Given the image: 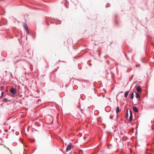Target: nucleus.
Wrapping results in <instances>:
<instances>
[{
    "label": "nucleus",
    "mask_w": 154,
    "mask_h": 154,
    "mask_svg": "<svg viewBox=\"0 0 154 154\" xmlns=\"http://www.w3.org/2000/svg\"><path fill=\"white\" fill-rule=\"evenodd\" d=\"M73 147L72 143H70L69 144L67 145V147L66 148V152H68Z\"/></svg>",
    "instance_id": "f257e3e1"
},
{
    "label": "nucleus",
    "mask_w": 154,
    "mask_h": 154,
    "mask_svg": "<svg viewBox=\"0 0 154 154\" xmlns=\"http://www.w3.org/2000/svg\"><path fill=\"white\" fill-rule=\"evenodd\" d=\"M10 92L12 95H15L17 93V90L14 87H13L11 89Z\"/></svg>",
    "instance_id": "f03ea898"
},
{
    "label": "nucleus",
    "mask_w": 154,
    "mask_h": 154,
    "mask_svg": "<svg viewBox=\"0 0 154 154\" xmlns=\"http://www.w3.org/2000/svg\"><path fill=\"white\" fill-rule=\"evenodd\" d=\"M135 88H136L137 91L140 94L142 91L141 87L140 86H135Z\"/></svg>",
    "instance_id": "7ed1b4c3"
},
{
    "label": "nucleus",
    "mask_w": 154,
    "mask_h": 154,
    "mask_svg": "<svg viewBox=\"0 0 154 154\" xmlns=\"http://www.w3.org/2000/svg\"><path fill=\"white\" fill-rule=\"evenodd\" d=\"M115 25L116 26H117L120 25L119 23L117 20L116 19L115 20Z\"/></svg>",
    "instance_id": "20e7f679"
},
{
    "label": "nucleus",
    "mask_w": 154,
    "mask_h": 154,
    "mask_svg": "<svg viewBox=\"0 0 154 154\" xmlns=\"http://www.w3.org/2000/svg\"><path fill=\"white\" fill-rule=\"evenodd\" d=\"M133 109L134 111L136 112H139V110H138V109L135 106H134L133 107Z\"/></svg>",
    "instance_id": "39448f33"
},
{
    "label": "nucleus",
    "mask_w": 154,
    "mask_h": 154,
    "mask_svg": "<svg viewBox=\"0 0 154 154\" xmlns=\"http://www.w3.org/2000/svg\"><path fill=\"white\" fill-rule=\"evenodd\" d=\"M135 94H136V95H135V97H136L137 99H138L139 98H140V94L137 93V92H135Z\"/></svg>",
    "instance_id": "423d86ee"
},
{
    "label": "nucleus",
    "mask_w": 154,
    "mask_h": 154,
    "mask_svg": "<svg viewBox=\"0 0 154 154\" xmlns=\"http://www.w3.org/2000/svg\"><path fill=\"white\" fill-rule=\"evenodd\" d=\"M121 110H120L119 107L118 106H118L116 107V112L117 113H118Z\"/></svg>",
    "instance_id": "0eeeda50"
},
{
    "label": "nucleus",
    "mask_w": 154,
    "mask_h": 154,
    "mask_svg": "<svg viewBox=\"0 0 154 154\" xmlns=\"http://www.w3.org/2000/svg\"><path fill=\"white\" fill-rule=\"evenodd\" d=\"M130 97L131 99H133L134 97V92H131Z\"/></svg>",
    "instance_id": "6e6552de"
},
{
    "label": "nucleus",
    "mask_w": 154,
    "mask_h": 154,
    "mask_svg": "<svg viewBox=\"0 0 154 154\" xmlns=\"http://www.w3.org/2000/svg\"><path fill=\"white\" fill-rule=\"evenodd\" d=\"M129 92V91H127L125 92L124 94L125 97H127L128 96Z\"/></svg>",
    "instance_id": "1a4fd4ad"
},
{
    "label": "nucleus",
    "mask_w": 154,
    "mask_h": 154,
    "mask_svg": "<svg viewBox=\"0 0 154 154\" xmlns=\"http://www.w3.org/2000/svg\"><path fill=\"white\" fill-rule=\"evenodd\" d=\"M23 27L26 30L29 29L28 26L26 23H25Z\"/></svg>",
    "instance_id": "9d476101"
},
{
    "label": "nucleus",
    "mask_w": 154,
    "mask_h": 154,
    "mask_svg": "<svg viewBox=\"0 0 154 154\" xmlns=\"http://www.w3.org/2000/svg\"><path fill=\"white\" fill-rule=\"evenodd\" d=\"M133 119V115H130L129 120L130 121H131Z\"/></svg>",
    "instance_id": "9b49d317"
},
{
    "label": "nucleus",
    "mask_w": 154,
    "mask_h": 154,
    "mask_svg": "<svg viewBox=\"0 0 154 154\" xmlns=\"http://www.w3.org/2000/svg\"><path fill=\"white\" fill-rule=\"evenodd\" d=\"M5 94V93L4 91H2V93H1V96H0V98H2V97H3V96H4V95Z\"/></svg>",
    "instance_id": "f8f14e48"
},
{
    "label": "nucleus",
    "mask_w": 154,
    "mask_h": 154,
    "mask_svg": "<svg viewBox=\"0 0 154 154\" xmlns=\"http://www.w3.org/2000/svg\"><path fill=\"white\" fill-rule=\"evenodd\" d=\"M8 101V99L6 98H5L2 101V102H6Z\"/></svg>",
    "instance_id": "ddd939ff"
},
{
    "label": "nucleus",
    "mask_w": 154,
    "mask_h": 154,
    "mask_svg": "<svg viewBox=\"0 0 154 154\" xmlns=\"http://www.w3.org/2000/svg\"><path fill=\"white\" fill-rule=\"evenodd\" d=\"M114 15H115V20H117V18L118 17V15L117 14H114Z\"/></svg>",
    "instance_id": "4468645a"
},
{
    "label": "nucleus",
    "mask_w": 154,
    "mask_h": 154,
    "mask_svg": "<svg viewBox=\"0 0 154 154\" xmlns=\"http://www.w3.org/2000/svg\"><path fill=\"white\" fill-rule=\"evenodd\" d=\"M128 112H127L125 114V117L126 118H127L128 117Z\"/></svg>",
    "instance_id": "2eb2a0df"
},
{
    "label": "nucleus",
    "mask_w": 154,
    "mask_h": 154,
    "mask_svg": "<svg viewBox=\"0 0 154 154\" xmlns=\"http://www.w3.org/2000/svg\"><path fill=\"white\" fill-rule=\"evenodd\" d=\"M133 77H134V75H131V77L130 78V81H131L132 80Z\"/></svg>",
    "instance_id": "dca6fc26"
},
{
    "label": "nucleus",
    "mask_w": 154,
    "mask_h": 154,
    "mask_svg": "<svg viewBox=\"0 0 154 154\" xmlns=\"http://www.w3.org/2000/svg\"><path fill=\"white\" fill-rule=\"evenodd\" d=\"M26 30V31L27 33V34H29V29Z\"/></svg>",
    "instance_id": "f3484780"
},
{
    "label": "nucleus",
    "mask_w": 154,
    "mask_h": 154,
    "mask_svg": "<svg viewBox=\"0 0 154 154\" xmlns=\"http://www.w3.org/2000/svg\"><path fill=\"white\" fill-rule=\"evenodd\" d=\"M129 112H130V115H133L132 112V111H131V110L130 109H129Z\"/></svg>",
    "instance_id": "a211bd4d"
},
{
    "label": "nucleus",
    "mask_w": 154,
    "mask_h": 154,
    "mask_svg": "<svg viewBox=\"0 0 154 154\" xmlns=\"http://www.w3.org/2000/svg\"><path fill=\"white\" fill-rule=\"evenodd\" d=\"M57 21H58V24H60L61 23V21L60 20H57Z\"/></svg>",
    "instance_id": "6ab92c4d"
},
{
    "label": "nucleus",
    "mask_w": 154,
    "mask_h": 154,
    "mask_svg": "<svg viewBox=\"0 0 154 154\" xmlns=\"http://www.w3.org/2000/svg\"><path fill=\"white\" fill-rule=\"evenodd\" d=\"M88 64L90 66H91L92 64L91 63H90L89 62H88Z\"/></svg>",
    "instance_id": "aec40b11"
},
{
    "label": "nucleus",
    "mask_w": 154,
    "mask_h": 154,
    "mask_svg": "<svg viewBox=\"0 0 154 154\" xmlns=\"http://www.w3.org/2000/svg\"><path fill=\"white\" fill-rule=\"evenodd\" d=\"M114 75V74L111 72V77L112 78H113V76Z\"/></svg>",
    "instance_id": "412c9836"
},
{
    "label": "nucleus",
    "mask_w": 154,
    "mask_h": 154,
    "mask_svg": "<svg viewBox=\"0 0 154 154\" xmlns=\"http://www.w3.org/2000/svg\"><path fill=\"white\" fill-rule=\"evenodd\" d=\"M113 115L112 116H110V118H110V119H112L113 118Z\"/></svg>",
    "instance_id": "4be33fe9"
},
{
    "label": "nucleus",
    "mask_w": 154,
    "mask_h": 154,
    "mask_svg": "<svg viewBox=\"0 0 154 154\" xmlns=\"http://www.w3.org/2000/svg\"><path fill=\"white\" fill-rule=\"evenodd\" d=\"M125 57H127V59L128 60H129V58L127 57V54H125Z\"/></svg>",
    "instance_id": "5701e85b"
},
{
    "label": "nucleus",
    "mask_w": 154,
    "mask_h": 154,
    "mask_svg": "<svg viewBox=\"0 0 154 154\" xmlns=\"http://www.w3.org/2000/svg\"><path fill=\"white\" fill-rule=\"evenodd\" d=\"M65 62V61H58V62Z\"/></svg>",
    "instance_id": "b1692460"
},
{
    "label": "nucleus",
    "mask_w": 154,
    "mask_h": 154,
    "mask_svg": "<svg viewBox=\"0 0 154 154\" xmlns=\"http://www.w3.org/2000/svg\"><path fill=\"white\" fill-rule=\"evenodd\" d=\"M37 126H38V127H39L41 126V125L40 124H38L37 125Z\"/></svg>",
    "instance_id": "393cba45"
},
{
    "label": "nucleus",
    "mask_w": 154,
    "mask_h": 154,
    "mask_svg": "<svg viewBox=\"0 0 154 154\" xmlns=\"http://www.w3.org/2000/svg\"><path fill=\"white\" fill-rule=\"evenodd\" d=\"M137 82V81H136L134 82V84H136V83Z\"/></svg>",
    "instance_id": "a878e982"
},
{
    "label": "nucleus",
    "mask_w": 154,
    "mask_h": 154,
    "mask_svg": "<svg viewBox=\"0 0 154 154\" xmlns=\"http://www.w3.org/2000/svg\"><path fill=\"white\" fill-rule=\"evenodd\" d=\"M81 80L83 82H86V81L84 79H82Z\"/></svg>",
    "instance_id": "bb28decb"
},
{
    "label": "nucleus",
    "mask_w": 154,
    "mask_h": 154,
    "mask_svg": "<svg viewBox=\"0 0 154 154\" xmlns=\"http://www.w3.org/2000/svg\"><path fill=\"white\" fill-rule=\"evenodd\" d=\"M108 74H109V73H108L106 75V78H107V79H108V76H107V75H108Z\"/></svg>",
    "instance_id": "cd10ccee"
},
{
    "label": "nucleus",
    "mask_w": 154,
    "mask_h": 154,
    "mask_svg": "<svg viewBox=\"0 0 154 154\" xmlns=\"http://www.w3.org/2000/svg\"><path fill=\"white\" fill-rule=\"evenodd\" d=\"M152 45L154 47V43H152Z\"/></svg>",
    "instance_id": "c85d7f7f"
},
{
    "label": "nucleus",
    "mask_w": 154,
    "mask_h": 154,
    "mask_svg": "<svg viewBox=\"0 0 154 154\" xmlns=\"http://www.w3.org/2000/svg\"><path fill=\"white\" fill-rule=\"evenodd\" d=\"M41 101V100H38L37 101V102H39V101Z\"/></svg>",
    "instance_id": "c756f323"
},
{
    "label": "nucleus",
    "mask_w": 154,
    "mask_h": 154,
    "mask_svg": "<svg viewBox=\"0 0 154 154\" xmlns=\"http://www.w3.org/2000/svg\"><path fill=\"white\" fill-rule=\"evenodd\" d=\"M61 140L62 141V142H63V143L64 142V141H63V139H62V138H61Z\"/></svg>",
    "instance_id": "7c9ffc66"
},
{
    "label": "nucleus",
    "mask_w": 154,
    "mask_h": 154,
    "mask_svg": "<svg viewBox=\"0 0 154 154\" xmlns=\"http://www.w3.org/2000/svg\"><path fill=\"white\" fill-rule=\"evenodd\" d=\"M118 117H119V115H117V119H118Z\"/></svg>",
    "instance_id": "2f4dec72"
},
{
    "label": "nucleus",
    "mask_w": 154,
    "mask_h": 154,
    "mask_svg": "<svg viewBox=\"0 0 154 154\" xmlns=\"http://www.w3.org/2000/svg\"><path fill=\"white\" fill-rule=\"evenodd\" d=\"M24 147H27V145H24Z\"/></svg>",
    "instance_id": "473e14b6"
},
{
    "label": "nucleus",
    "mask_w": 154,
    "mask_h": 154,
    "mask_svg": "<svg viewBox=\"0 0 154 154\" xmlns=\"http://www.w3.org/2000/svg\"><path fill=\"white\" fill-rule=\"evenodd\" d=\"M91 61V60H89L88 62H89L90 61Z\"/></svg>",
    "instance_id": "72a5a7b5"
},
{
    "label": "nucleus",
    "mask_w": 154,
    "mask_h": 154,
    "mask_svg": "<svg viewBox=\"0 0 154 154\" xmlns=\"http://www.w3.org/2000/svg\"><path fill=\"white\" fill-rule=\"evenodd\" d=\"M76 58H77V57H76V56H75V57H74V59Z\"/></svg>",
    "instance_id": "f704fd0d"
},
{
    "label": "nucleus",
    "mask_w": 154,
    "mask_h": 154,
    "mask_svg": "<svg viewBox=\"0 0 154 154\" xmlns=\"http://www.w3.org/2000/svg\"><path fill=\"white\" fill-rule=\"evenodd\" d=\"M3 103H2L1 104L0 106H3Z\"/></svg>",
    "instance_id": "c9c22d12"
},
{
    "label": "nucleus",
    "mask_w": 154,
    "mask_h": 154,
    "mask_svg": "<svg viewBox=\"0 0 154 154\" xmlns=\"http://www.w3.org/2000/svg\"><path fill=\"white\" fill-rule=\"evenodd\" d=\"M127 72H130V70H129L128 69Z\"/></svg>",
    "instance_id": "e433bc0d"
},
{
    "label": "nucleus",
    "mask_w": 154,
    "mask_h": 154,
    "mask_svg": "<svg viewBox=\"0 0 154 154\" xmlns=\"http://www.w3.org/2000/svg\"><path fill=\"white\" fill-rule=\"evenodd\" d=\"M35 36L33 37V39H35Z\"/></svg>",
    "instance_id": "4c0bfd02"
},
{
    "label": "nucleus",
    "mask_w": 154,
    "mask_h": 154,
    "mask_svg": "<svg viewBox=\"0 0 154 154\" xmlns=\"http://www.w3.org/2000/svg\"><path fill=\"white\" fill-rule=\"evenodd\" d=\"M107 148L108 149H109V148H109V146H107Z\"/></svg>",
    "instance_id": "58836bf2"
},
{
    "label": "nucleus",
    "mask_w": 154,
    "mask_h": 154,
    "mask_svg": "<svg viewBox=\"0 0 154 154\" xmlns=\"http://www.w3.org/2000/svg\"><path fill=\"white\" fill-rule=\"evenodd\" d=\"M64 1L66 2H67V0H64Z\"/></svg>",
    "instance_id": "ea45409f"
},
{
    "label": "nucleus",
    "mask_w": 154,
    "mask_h": 154,
    "mask_svg": "<svg viewBox=\"0 0 154 154\" xmlns=\"http://www.w3.org/2000/svg\"><path fill=\"white\" fill-rule=\"evenodd\" d=\"M109 62V61L108 60H107L106 61V62L107 63H108V62Z\"/></svg>",
    "instance_id": "a19ab883"
},
{
    "label": "nucleus",
    "mask_w": 154,
    "mask_h": 154,
    "mask_svg": "<svg viewBox=\"0 0 154 154\" xmlns=\"http://www.w3.org/2000/svg\"><path fill=\"white\" fill-rule=\"evenodd\" d=\"M60 151H62V149H60Z\"/></svg>",
    "instance_id": "79ce46f5"
},
{
    "label": "nucleus",
    "mask_w": 154,
    "mask_h": 154,
    "mask_svg": "<svg viewBox=\"0 0 154 154\" xmlns=\"http://www.w3.org/2000/svg\"><path fill=\"white\" fill-rule=\"evenodd\" d=\"M47 25H49V23H47Z\"/></svg>",
    "instance_id": "37998d69"
},
{
    "label": "nucleus",
    "mask_w": 154,
    "mask_h": 154,
    "mask_svg": "<svg viewBox=\"0 0 154 154\" xmlns=\"http://www.w3.org/2000/svg\"><path fill=\"white\" fill-rule=\"evenodd\" d=\"M99 57L100 56V53H99Z\"/></svg>",
    "instance_id": "c03bdc74"
},
{
    "label": "nucleus",
    "mask_w": 154,
    "mask_h": 154,
    "mask_svg": "<svg viewBox=\"0 0 154 154\" xmlns=\"http://www.w3.org/2000/svg\"><path fill=\"white\" fill-rule=\"evenodd\" d=\"M2 132V131L1 130H0V133Z\"/></svg>",
    "instance_id": "a18cd8bd"
},
{
    "label": "nucleus",
    "mask_w": 154,
    "mask_h": 154,
    "mask_svg": "<svg viewBox=\"0 0 154 154\" xmlns=\"http://www.w3.org/2000/svg\"><path fill=\"white\" fill-rule=\"evenodd\" d=\"M104 58H106V56H104Z\"/></svg>",
    "instance_id": "49530a36"
},
{
    "label": "nucleus",
    "mask_w": 154,
    "mask_h": 154,
    "mask_svg": "<svg viewBox=\"0 0 154 154\" xmlns=\"http://www.w3.org/2000/svg\"><path fill=\"white\" fill-rule=\"evenodd\" d=\"M3 88H4V87H2V89H3Z\"/></svg>",
    "instance_id": "de8ad7c7"
},
{
    "label": "nucleus",
    "mask_w": 154,
    "mask_h": 154,
    "mask_svg": "<svg viewBox=\"0 0 154 154\" xmlns=\"http://www.w3.org/2000/svg\"><path fill=\"white\" fill-rule=\"evenodd\" d=\"M79 106H80V103L79 102Z\"/></svg>",
    "instance_id": "09e8293b"
},
{
    "label": "nucleus",
    "mask_w": 154,
    "mask_h": 154,
    "mask_svg": "<svg viewBox=\"0 0 154 154\" xmlns=\"http://www.w3.org/2000/svg\"><path fill=\"white\" fill-rule=\"evenodd\" d=\"M56 24H57H57H58V23H56Z\"/></svg>",
    "instance_id": "8fccbe9b"
},
{
    "label": "nucleus",
    "mask_w": 154,
    "mask_h": 154,
    "mask_svg": "<svg viewBox=\"0 0 154 154\" xmlns=\"http://www.w3.org/2000/svg\"><path fill=\"white\" fill-rule=\"evenodd\" d=\"M81 111H82V110H83V109H81Z\"/></svg>",
    "instance_id": "3c124183"
},
{
    "label": "nucleus",
    "mask_w": 154,
    "mask_h": 154,
    "mask_svg": "<svg viewBox=\"0 0 154 154\" xmlns=\"http://www.w3.org/2000/svg\"><path fill=\"white\" fill-rule=\"evenodd\" d=\"M109 145H110V146H112V144H109Z\"/></svg>",
    "instance_id": "603ef678"
},
{
    "label": "nucleus",
    "mask_w": 154,
    "mask_h": 154,
    "mask_svg": "<svg viewBox=\"0 0 154 154\" xmlns=\"http://www.w3.org/2000/svg\"><path fill=\"white\" fill-rule=\"evenodd\" d=\"M122 133L121 132V135H122Z\"/></svg>",
    "instance_id": "864d4df0"
},
{
    "label": "nucleus",
    "mask_w": 154,
    "mask_h": 154,
    "mask_svg": "<svg viewBox=\"0 0 154 154\" xmlns=\"http://www.w3.org/2000/svg\"><path fill=\"white\" fill-rule=\"evenodd\" d=\"M106 7H107V5H106Z\"/></svg>",
    "instance_id": "5fc2aeb1"
},
{
    "label": "nucleus",
    "mask_w": 154,
    "mask_h": 154,
    "mask_svg": "<svg viewBox=\"0 0 154 154\" xmlns=\"http://www.w3.org/2000/svg\"><path fill=\"white\" fill-rule=\"evenodd\" d=\"M79 69H81V68H79Z\"/></svg>",
    "instance_id": "6e6d98bb"
},
{
    "label": "nucleus",
    "mask_w": 154,
    "mask_h": 154,
    "mask_svg": "<svg viewBox=\"0 0 154 154\" xmlns=\"http://www.w3.org/2000/svg\"><path fill=\"white\" fill-rule=\"evenodd\" d=\"M103 150H102V152H103Z\"/></svg>",
    "instance_id": "4d7b16f0"
},
{
    "label": "nucleus",
    "mask_w": 154,
    "mask_h": 154,
    "mask_svg": "<svg viewBox=\"0 0 154 154\" xmlns=\"http://www.w3.org/2000/svg\"><path fill=\"white\" fill-rule=\"evenodd\" d=\"M153 59H154V57H153Z\"/></svg>",
    "instance_id": "13d9d810"
}]
</instances>
